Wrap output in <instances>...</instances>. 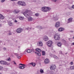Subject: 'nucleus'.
Instances as JSON below:
<instances>
[{"mask_svg":"<svg viewBox=\"0 0 74 74\" xmlns=\"http://www.w3.org/2000/svg\"><path fill=\"white\" fill-rule=\"evenodd\" d=\"M23 14L26 18L29 17L28 18V21H32L33 20L32 18L30 17V16H31L32 15V11L30 10H26L25 12H24Z\"/></svg>","mask_w":74,"mask_h":74,"instance_id":"1","label":"nucleus"},{"mask_svg":"<svg viewBox=\"0 0 74 74\" xmlns=\"http://www.w3.org/2000/svg\"><path fill=\"white\" fill-rule=\"evenodd\" d=\"M51 8L48 7H43L41 8V11L44 12H47L48 11H50Z\"/></svg>","mask_w":74,"mask_h":74,"instance_id":"2","label":"nucleus"},{"mask_svg":"<svg viewBox=\"0 0 74 74\" xmlns=\"http://www.w3.org/2000/svg\"><path fill=\"white\" fill-rule=\"evenodd\" d=\"M60 35L59 34H56L55 35H54V38L56 40H60Z\"/></svg>","mask_w":74,"mask_h":74,"instance_id":"3","label":"nucleus"},{"mask_svg":"<svg viewBox=\"0 0 74 74\" xmlns=\"http://www.w3.org/2000/svg\"><path fill=\"white\" fill-rule=\"evenodd\" d=\"M18 4L19 5H21L22 6H25L26 3L24 1H19Z\"/></svg>","mask_w":74,"mask_h":74,"instance_id":"4","label":"nucleus"},{"mask_svg":"<svg viewBox=\"0 0 74 74\" xmlns=\"http://www.w3.org/2000/svg\"><path fill=\"white\" fill-rule=\"evenodd\" d=\"M56 66L55 65H51L50 66V69L51 70H55L56 69Z\"/></svg>","mask_w":74,"mask_h":74,"instance_id":"5","label":"nucleus"},{"mask_svg":"<svg viewBox=\"0 0 74 74\" xmlns=\"http://www.w3.org/2000/svg\"><path fill=\"white\" fill-rule=\"evenodd\" d=\"M37 45L39 47L42 46V42L41 41H39L37 42Z\"/></svg>","mask_w":74,"mask_h":74,"instance_id":"6","label":"nucleus"},{"mask_svg":"<svg viewBox=\"0 0 74 74\" xmlns=\"http://www.w3.org/2000/svg\"><path fill=\"white\" fill-rule=\"evenodd\" d=\"M23 29L21 28H18L16 30V32L17 33H21L22 32Z\"/></svg>","mask_w":74,"mask_h":74,"instance_id":"7","label":"nucleus"},{"mask_svg":"<svg viewBox=\"0 0 74 74\" xmlns=\"http://www.w3.org/2000/svg\"><path fill=\"white\" fill-rule=\"evenodd\" d=\"M19 65H21L20 66V69H24L25 68V65L24 64H20Z\"/></svg>","mask_w":74,"mask_h":74,"instance_id":"8","label":"nucleus"},{"mask_svg":"<svg viewBox=\"0 0 74 74\" xmlns=\"http://www.w3.org/2000/svg\"><path fill=\"white\" fill-rule=\"evenodd\" d=\"M52 44V42L51 40H49L47 42V45L49 47H51Z\"/></svg>","mask_w":74,"mask_h":74,"instance_id":"9","label":"nucleus"},{"mask_svg":"<svg viewBox=\"0 0 74 74\" xmlns=\"http://www.w3.org/2000/svg\"><path fill=\"white\" fill-rule=\"evenodd\" d=\"M0 63L2 64H4L5 65H6L7 64V62L5 61H0Z\"/></svg>","mask_w":74,"mask_h":74,"instance_id":"10","label":"nucleus"},{"mask_svg":"<svg viewBox=\"0 0 74 74\" xmlns=\"http://www.w3.org/2000/svg\"><path fill=\"white\" fill-rule=\"evenodd\" d=\"M60 22H57L56 23L55 27H59L60 26Z\"/></svg>","mask_w":74,"mask_h":74,"instance_id":"11","label":"nucleus"},{"mask_svg":"<svg viewBox=\"0 0 74 74\" xmlns=\"http://www.w3.org/2000/svg\"><path fill=\"white\" fill-rule=\"evenodd\" d=\"M43 40L45 41H48V36H45L43 38Z\"/></svg>","mask_w":74,"mask_h":74,"instance_id":"12","label":"nucleus"},{"mask_svg":"<svg viewBox=\"0 0 74 74\" xmlns=\"http://www.w3.org/2000/svg\"><path fill=\"white\" fill-rule=\"evenodd\" d=\"M64 30V28L62 27H60L58 30L59 32H63Z\"/></svg>","mask_w":74,"mask_h":74,"instance_id":"13","label":"nucleus"},{"mask_svg":"<svg viewBox=\"0 0 74 74\" xmlns=\"http://www.w3.org/2000/svg\"><path fill=\"white\" fill-rule=\"evenodd\" d=\"M44 63H45V64H47V63H49V59H46L45 60Z\"/></svg>","mask_w":74,"mask_h":74,"instance_id":"14","label":"nucleus"},{"mask_svg":"<svg viewBox=\"0 0 74 74\" xmlns=\"http://www.w3.org/2000/svg\"><path fill=\"white\" fill-rule=\"evenodd\" d=\"M28 65H32L33 67H35L36 64L35 63L32 62L29 64Z\"/></svg>","mask_w":74,"mask_h":74,"instance_id":"15","label":"nucleus"},{"mask_svg":"<svg viewBox=\"0 0 74 74\" xmlns=\"http://www.w3.org/2000/svg\"><path fill=\"white\" fill-rule=\"evenodd\" d=\"M73 20V18H70L68 19V23H70Z\"/></svg>","mask_w":74,"mask_h":74,"instance_id":"16","label":"nucleus"},{"mask_svg":"<svg viewBox=\"0 0 74 74\" xmlns=\"http://www.w3.org/2000/svg\"><path fill=\"white\" fill-rule=\"evenodd\" d=\"M59 19V17L58 16L54 17L53 18L54 21H58Z\"/></svg>","mask_w":74,"mask_h":74,"instance_id":"17","label":"nucleus"},{"mask_svg":"<svg viewBox=\"0 0 74 74\" xmlns=\"http://www.w3.org/2000/svg\"><path fill=\"white\" fill-rule=\"evenodd\" d=\"M8 24L10 26H14V23H12L11 22L9 23Z\"/></svg>","mask_w":74,"mask_h":74,"instance_id":"18","label":"nucleus"},{"mask_svg":"<svg viewBox=\"0 0 74 74\" xmlns=\"http://www.w3.org/2000/svg\"><path fill=\"white\" fill-rule=\"evenodd\" d=\"M0 18L1 19H4V16L2 15V14H0Z\"/></svg>","mask_w":74,"mask_h":74,"instance_id":"19","label":"nucleus"},{"mask_svg":"<svg viewBox=\"0 0 74 74\" xmlns=\"http://www.w3.org/2000/svg\"><path fill=\"white\" fill-rule=\"evenodd\" d=\"M36 51H37V52H41V49L39 48L36 49Z\"/></svg>","mask_w":74,"mask_h":74,"instance_id":"20","label":"nucleus"},{"mask_svg":"<svg viewBox=\"0 0 74 74\" xmlns=\"http://www.w3.org/2000/svg\"><path fill=\"white\" fill-rule=\"evenodd\" d=\"M36 54H37L38 56H41V53L40 52H38V51H36L35 52Z\"/></svg>","mask_w":74,"mask_h":74,"instance_id":"21","label":"nucleus"},{"mask_svg":"<svg viewBox=\"0 0 74 74\" xmlns=\"http://www.w3.org/2000/svg\"><path fill=\"white\" fill-rule=\"evenodd\" d=\"M57 45L58 47H60L62 45V43L60 42H59L58 43Z\"/></svg>","mask_w":74,"mask_h":74,"instance_id":"22","label":"nucleus"},{"mask_svg":"<svg viewBox=\"0 0 74 74\" xmlns=\"http://www.w3.org/2000/svg\"><path fill=\"white\" fill-rule=\"evenodd\" d=\"M70 14H71V13L69 12H67L66 13V15H67V16H69V15H70Z\"/></svg>","mask_w":74,"mask_h":74,"instance_id":"23","label":"nucleus"},{"mask_svg":"<svg viewBox=\"0 0 74 74\" xmlns=\"http://www.w3.org/2000/svg\"><path fill=\"white\" fill-rule=\"evenodd\" d=\"M19 19H20V20H23V19H24V17H23V16H20L19 17Z\"/></svg>","mask_w":74,"mask_h":74,"instance_id":"24","label":"nucleus"},{"mask_svg":"<svg viewBox=\"0 0 74 74\" xmlns=\"http://www.w3.org/2000/svg\"><path fill=\"white\" fill-rule=\"evenodd\" d=\"M26 51L28 53H30V52H32V50L28 49L26 50Z\"/></svg>","mask_w":74,"mask_h":74,"instance_id":"25","label":"nucleus"},{"mask_svg":"<svg viewBox=\"0 0 74 74\" xmlns=\"http://www.w3.org/2000/svg\"><path fill=\"white\" fill-rule=\"evenodd\" d=\"M13 12H14V13L15 14H18V13L19 12V11L16 10H14Z\"/></svg>","mask_w":74,"mask_h":74,"instance_id":"26","label":"nucleus"},{"mask_svg":"<svg viewBox=\"0 0 74 74\" xmlns=\"http://www.w3.org/2000/svg\"><path fill=\"white\" fill-rule=\"evenodd\" d=\"M40 72L41 73H44V70L42 69H40Z\"/></svg>","mask_w":74,"mask_h":74,"instance_id":"27","label":"nucleus"},{"mask_svg":"<svg viewBox=\"0 0 74 74\" xmlns=\"http://www.w3.org/2000/svg\"><path fill=\"white\" fill-rule=\"evenodd\" d=\"M32 29L31 28H29V27H27V28H26L25 29L27 30H30Z\"/></svg>","mask_w":74,"mask_h":74,"instance_id":"28","label":"nucleus"},{"mask_svg":"<svg viewBox=\"0 0 74 74\" xmlns=\"http://www.w3.org/2000/svg\"><path fill=\"white\" fill-rule=\"evenodd\" d=\"M53 58H55L57 59H58V57L57 56H56V55H54L53 56Z\"/></svg>","mask_w":74,"mask_h":74,"instance_id":"29","label":"nucleus"},{"mask_svg":"<svg viewBox=\"0 0 74 74\" xmlns=\"http://www.w3.org/2000/svg\"><path fill=\"white\" fill-rule=\"evenodd\" d=\"M62 41L64 43V44H66V40L64 39L62 40Z\"/></svg>","mask_w":74,"mask_h":74,"instance_id":"30","label":"nucleus"},{"mask_svg":"<svg viewBox=\"0 0 74 74\" xmlns=\"http://www.w3.org/2000/svg\"><path fill=\"white\" fill-rule=\"evenodd\" d=\"M35 15L36 16H39V14L38 13H36L35 14Z\"/></svg>","mask_w":74,"mask_h":74,"instance_id":"31","label":"nucleus"},{"mask_svg":"<svg viewBox=\"0 0 74 74\" xmlns=\"http://www.w3.org/2000/svg\"><path fill=\"white\" fill-rule=\"evenodd\" d=\"M12 34V33L11 32H9L8 34L7 35V36H10Z\"/></svg>","mask_w":74,"mask_h":74,"instance_id":"32","label":"nucleus"},{"mask_svg":"<svg viewBox=\"0 0 74 74\" xmlns=\"http://www.w3.org/2000/svg\"><path fill=\"white\" fill-rule=\"evenodd\" d=\"M42 55H45V51H42Z\"/></svg>","mask_w":74,"mask_h":74,"instance_id":"33","label":"nucleus"},{"mask_svg":"<svg viewBox=\"0 0 74 74\" xmlns=\"http://www.w3.org/2000/svg\"><path fill=\"white\" fill-rule=\"evenodd\" d=\"M15 55L17 56V57H18V56H19V55L17 53H15Z\"/></svg>","mask_w":74,"mask_h":74,"instance_id":"34","label":"nucleus"},{"mask_svg":"<svg viewBox=\"0 0 74 74\" xmlns=\"http://www.w3.org/2000/svg\"><path fill=\"white\" fill-rule=\"evenodd\" d=\"M3 69V67L2 66H0V70H1Z\"/></svg>","mask_w":74,"mask_h":74,"instance_id":"35","label":"nucleus"},{"mask_svg":"<svg viewBox=\"0 0 74 74\" xmlns=\"http://www.w3.org/2000/svg\"><path fill=\"white\" fill-rule=\"evenodd\" d=\"M7 60H8V61H11V59H10V58H9Z\"/></svg>","mask_w":74,"mask_h":74,"instance_id":"36","label":"nucleus"},{"mask_svg":"<svg viewBox=\"0 0 74 74\" xmlns=\"http://www.w3.org/2000/svg\"><path fill=\"white\" fill-rule=\"evenodd\" d=\"M70 64L71 65H73V62H71L70 63Z\"/></svg>","mask_w":74,"mask_h":74,"instance_id":"37","label":"nucleus"},{"mask_svg":"<svg viewBox=\"0 0 74 74\" xmlns=\"http://www.w3.org/2000/svg\"><path fill=\"white\" fill-rule=\"evenodd\" d=\"M17 58H18V59H20L21 58V56H19L17 57Z\"/></svg>","mask_w":74,"mask_h":74,"instance_id":"38","label":"nucleus"},{"mask_svg":"<svg viewBox=\"0 0 74 74\" xmlns=\"http://www.w3.org/2000/svg\"><path fill=\"white\" fill-rule=\"evenodd\" d=\"M1 0V2L2 3H3V2H4L5 1V0Z\"/></svg>","mask_w":74,"mask_h":74,"instance_id":"39","label":"nucleus"},{"mask_svg":"<svg viewBox=\"0 0 74 74\" xmlns=\"http://www.w3.org/2000/svg\"><path fill=\"white\" fill-rule=\"evenodd\" d=\"M3 49L4 51H5V50H6L7 49L5 47H4L3 48Z\"/></svg>","mask_w":74,"mask_h":74,"instance_id":"40","label":"nucleus"},{"mask_svg":"<svg viewBox=\"0 0 74 74\" xmlns=\"http://www.w3.org/2000/svg\"><path fill=\"white\" fill-rule=\"evenodd\" d=\"M38 28H39L40 29H42V27H41L40 26H39L38 27Z\"/></svg>","mask_w":74,"mask_h":74,"instance_id":"41","label":"nucleus"},{"mask_svg":"<svg viewBox=\"0 0 74 74\" xmlns=\"http://www.w3.org/2000/svg\"><path fill=\"white\" fill-rule=\"evenodd\" d=\"M66 71H69V70H70V69L69 68H67L66 69Z\"/></svg>","mask_w":74,"mask_h":74,"instance_id":"42","label":"nucleus"},{"mask_svg":"<svg viewBox=\"0 0 74 74\" xmlns=\"http://www.w3.org/2000/svg\"><path fill=\"white\" fill-rule=\"evenodd\" d=\"M57 1V0H52V1H54L55 2H56Z\"/></svg>","mask_w":74,"mask_h":74,"instance_id":"43","label":"nucleus"},{"mask_svg":"<svg viewBox=\"0 0 74 74\" xmlns=\"http://www.w3.org/2000/svg\"><path fill=\"white\" fill-rule=\"evenodd\" d=\"M26 52H27L26 51H25L24 52H23V53H25V54H26Z\"/></svg>","mask_w":74,"mask_h":74,"instance_id":"44","label":"nucleus"},{"mask_svg":"<svg viewBox=\"0 0 74 74\" xmlns=\"http://www.w3.org/2000/svg\"><path fill=\"white\" fill-rule=\"evenodd\" d=\"M60 54H62V52L61 51H60Z\"/></svg>","mask_w":74,"mask_h":74,"instance_id":"45","label":"nucleus"},{"mask_svg":"<svg viewBox=\"0 0 74 74\" xmlns=\"http://www.w3.org/2000/svg\"><path fill=\"white\" fill-rule=\"evenodd\" d=\"M71 7L72 8H73L74 9V5H72Z\"/></svg>","mask_w":74,"mask_h":74,"instance_id":"46","label":"nucleus"},{"mask_svg":"<svg viewBox=\"0 0 74 74\" xmlns=\"http://www.w3.org/2000/svg\"><path fill=\"white\" fill-rule=\"evenodd\" d=\"M71 45H74V42L72 43L71 44Z\"/></svg>","mask_w":74,"mask_h":74,"instance_id":"47","label":"nucleus"},{"mask_svg":"<svg viewBox=\"0 0 74 74\" xmlns=\"http://www.w3.org/2000/svg\"><path fill=\"white\" fill-rule=\"evenodd\" d=\"M13 62H14V64H16V63L15 62V61H13Z\"/></svg>","mask_w":74,"mask_h":74,"instance_id":"48","label":"nucleus"},{"mask_svg":"<svg viewBox=\"0 0 74 74\" xmlns=\"http://www.w3.org/2000/svg\"><path fill=\"white\" fill-rule=\"evenodd\" d=\"M33 2H36V0H33Z\"/></svg>","mask_w":74,"mask_h":74,"instance_id":"49","label":"nucleus"},{"mask_svg":"<svg viewBox=\"0 0 74 74\" xmlns=\"http://www.w3.org/2000/svg\"><path fill=\"white\" fill-rule=\"evenodd\" d=\"M69 10H72V8H69Z\"/></svg>","mask_w":74,"mask_h":74,"instance_id":"50","label":"nucleus"},{"mask_svg":"<svg viewBox=\"0 0 74 74\" xmlns=\"http://www.w3.org/2000/svg\"><path fill=\"white\" fill-rule=\"evenodd\" d=\"M14 22H18V21H16V20H15V21H14Z\"/></svg>","mask_w":74,"mask_h":74,"instance_id":"51","label":"nucleus"},{"mask_svg":"<svg viewBox=\"0 0 74 74\" xmlns=\"http://www.w3.org/2000/svg\"><path fill=\"white\" fill-rule=\"evenodd\" d=\"M1 24H0V27H1Z\"/></svg>","mask_w":74,"mask_h":74,"instance_id":"52","label":"nucleus"},{"mask_svg":"<svg viewBox=\"0 0 74 74\" xmlns=\"http://www.w3.org/2000/svg\"><path fill=\"white\" fill-rule=\"evenodd\" d=\"M11 0V1H14V0Z\"/></svg>","mask_w":74,"mask_h":74,"instance_id":"53","label":"nucleus"},{"mask_svg":"<svg viewBox=\"0 0 74 74\" xmlns=\"http://www.w3.org/2000/svg\"><path fill=\"white\" fill-rule=\"evenodd\" d=\"M73 31H71V33H73Z\"/></svg>","mask_w":74,"mask_h":74,"instance_id":"54","label":"nucleus"},{"mask_svg":"<svg viewBox=\"0 0 74 74\" xmlns=\"http://www.w3.org/2000/svg\"><path fill=\"white\" fill-rule=\"evenodd\" d=\"M17 0H14V1H16Z\"/></svg>","mask_w":74,"mask_h":74,"instance_id":"55","label":"nucleus"},{"mask_svg":"<svg viewBox=\"0 0 74 74\" xmlns=\"http://www.w3.org/2000/svg\"><path fill=\"white\" fill-rule=\"evenodd\" d=\"M0 74H2V73H0Z\"/></svg>","mask_w":74,"mask_h":74,"instance_id":"56","label":"nucleus"},{"mask_svg":"<svg viewBox=\"0 0 74 74\" xmlns=\"http://www.w3.org/2000/svg\"><path fill=\"white\" fill-rule=\"evenodd\" d=\"M51 0V1H52V0Z\"/></svg>","mask_w":74,"mask_h":74,"instance_id":"57","label":"nucleus"},{"mask_svg":"<svg viewBox=\"0 0 74 74\" xmlns=\"http://www.w3.org/2000/svg\"><path fill=\"white\" fill-rule=\"evenodd\" d=\"M18 48H19V47Z\"/></svg>","mask_w":74,"mask_h":74,"instance_id":"58","label":"nucleus"}]
</instances>
